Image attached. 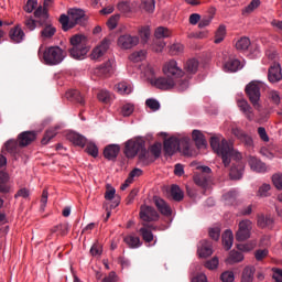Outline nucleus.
I'll use <instances>...</instances> for the list:
<instances>
[{
  "mask_svg": "<svg viewBox=\"0 0 282 282\" xmlns=\"http://www.w3.org/2000/svg\"><path fill=\"white\" fill-rule=\"evenodd\" d=\"M4 147L8 153H17V150L19 149V143L14 140H9L4 143Z\"/></svg>",
  "mask_w": 282,
  "mask_h": 282,
  "instance_id": "4d7b16f0",
  "label": "nucleus"
},
{
  "mask_svg": "<svg viewBox=\"0 0 282 282\" xmlns=\"http://www.w3.org/2000/svg\"><path fill=\"white\" fill-rule=\"evenodd\" d=\"M101 282H118V274L111 271L107 276L102 279Z\"/></svg>",
  "mask_w": 282,
  "mask_h": 282,
  "instance_id": "338daca9",
  "label": "nucleus"
},
{
  "mask_svg": "<svg viewBox=\"0 0 282 282\" xmlns=\"http://www.w3.org/2000/svg\"><path fill=\"white\" fill-rule=\"evenodd\" d=\"M118 153H120V145L118 144H109L104 149V156L106 160H116V158H118Z\"/></svg>",
  "mask_w": 282,
  "mask_h": 282,
  "instance_id": "4be33fe9",
  "label": "nucleus"
},
{
  "mask_svg": "<svg viewBox=\"0 0 282 282\" xmlns=\"http://www.w3.org/2000/svg\"><path fill=\"white\" fill-rule=\"evenodd\" d=\"M68 17H70V28L85 23V11L82 9H69Z\"/></svg>",
  "mask_w": 282,
  "mask_h": 282,
  "instance_id": "4468645a",
  "label": "nucleus"
},
{
  "mask_svg": "<svg viewBox=\"0 0 282 282\" xmlns=\"http://www.w3.org/2000/svg\"><path fill=\"white\" fill-rule=\"evenodd\" d=\"M51 232H59L61 235L65 236L69 232V225L67 224H59L51 229Z\"/></svg>",
  "mask_w": 282,
  "mask_h": 282,
  "instance_id": "603ef678",
  "label": "nucleus"
},
{
  "mask_svg": "<svg viewBox=\"0 0 282 282\" xmlns=\"http://www.w3.org/2000/svg\"><path fill=\"white\" fill-rule=\"evenodd\" d=\"M262 87L263 84H261V82L253 80L249 83L245 88V93L247 94V97L249 98L252 107L258 110L261 109V104H259V101L261 100Z\"/></svg>",
  "mask_w": 282,
  "mask_h": 282,
  "instance_id": "423d86ee",
  "label": "nucleus"
},
{
  "mask_svg": "<svg viewBox=\"0 0 282 282\" xmlns=\"http://www.w3.org/2000/svg\"><path fill=\"white\" fill-rule=\"evenodd\" d=\"M139 34L141 36V41L142 43H148L149 39L151 36V29H149V26H143L141 28V30L139 31Z\"/></svg>",
  "mask_w": 282,
  "mask_h": 282,
  "instance_id": "6e6d98bb",
  "label": "nucleus"
},
{
  "mask_svg": "<svg viewBox=\"0 0 282 282\" xmlns=\"http://www.w3.org/2000/svg\"><path fill=\"white\" fill-rule=\"evenodd\" d=\"M170 193L174 202H182L184 199V192H182V189L177 185H172Z\"/></svg>",
  "mask_w": 282,
  "mask_h": 282,
  "instance_id": "4c0bfd02",
  "label": "nucleus"
},
{
  "mask_svg": "<svg viewBox=\"0 0 282 282\" xmlns=\"http://www.w3.org/2000/svg\"><path fill=\"white\" fill-rule=\"evenodd\" d=\"M151 85L156 87V89H162L163 91H169V89H173L175 87L176 83L175 79L165 76V77H152L150 79Z\"/></svg>",
  "mask_w": 282,
  "mask_h": 282,
  "instance_id": "9d476101",
  "label": "nucleus"
},
{
  "mask_svg": "<svg viewBox=\"0 0 282 282\" xmlns=\"http://www.w3.org/2000/svg\"><path fill=\"white\" fill-rule=\"evenodd\" d=\"M248 47H250V39L248 37H240L236 42V50H238L239 52H246Z\"/></svg>",
  "mask_w": 282,
  "mask_h": 282,
  "instance_id": "ea45409f",
  "label": "nucleus"
},
{
  "mask_svg": "<svg viewBox=\"0 0 282 282\" xmlns=\"http://www.w3.org/2000/svg\"><path fill=\"white\" fill-rule=\"evenodd\" d=\"M110 42L108 39H104L97 47L93 50L91 58L94 61H98V58H101V56H105L107 54V50H109Z\"/></svg>",
  "mask_w": 282,
  "mask_h": 282,
  "instance_id": "f3484780",
  "label": "nucleus"
},
{
  "mask_svg": "<svg viewBox=\"0 0 282 282\" xmlns=\"http://www.w3.org/2000/svg\"><path fill=\"white\" fill-rule=\"evenodd\" d=\"M209 144L213 151L221 158L226 167L230 166V162L234 160L229 176L231 180H241V177H243L246 165L241 162V154L239 151L235 150L232 142L226 140L221 135H214L210 138Z\"/></svg>",
  "mask_w": 282,
  "mask_h": 282,
  "instance_id": "f257e3e1",
  "label": "nucleus"
},
{
  "mask_svg": "<svg viewBox=\"0 0 282 282\" xmlns=\"http://www.w3.org/2000/svg\"><path fill=\"white\" fill-rule=\"evenodd\" d=\"M133 109H134L133 105L126 104L121 108V115L124 116L126 118H128L129 116H131V113H133Z\"/></svg>",
  "mask_w": 282,
  "mask_h": 282,
  "instance_id": "e2e57ef3",
  "label": "nucleus"
},
{
  "mask_svg": "<svg viewBox=\"0 0 282 282\" xmlns=\"http://www.w3.org/2000/svg\"><path fill=\"white\" fill-rule=\"evenodd\" d=\"M240 261H243V253L239 251H230L227 263L232 264L239 263Z\"/></svg>",
  "mask_w": 282,
  "mask_h": 282,
  "instance_id": "58836bf2",
  "label": "nucleus"
},
{
  "mask_svg": "<svg viewBox=\"0 0 282 282\" xmlns=\"http://www.w3.org/2000/svg\"><path fill=\"white\" fill-rule=\"evenodd\" d=\"M192 138L197 147V149H204L206 147V138L199 130H194L192 132Z\"/></svg>",
  "mask_w": 282,
  "mask_h": 282,
  "instance_id": "7c9ffc66",
  "label": "nucleus"
},
{
  "mask_svg": "<svg viewBox=\"0 0 282 282\" xmlns=\"http://www.w3.org/2000/svg\"><path fill=\"white\" fill-rule=\"evenodd\" d=\"M220 281L223 282H232L235 281V273L232 271H225L220 275Z\"/></svg>",
  "mask_w": 282,
  "mask_h": 282,
  "instance_id": "680f3d73",
  "label": "nucleus"
},
{
  "mask_svg": "<svg viewBox=\"0 0 282 282\" xmlns=\"http://www.w3.org/2000/svg\"><path fill=\"white\" fill-rule=\"evenodd\" d=\"M270 184H263L258 189V197H268L270 195Z\"/></svg>",
  "mask_w": 282,
  "mask_h": 282,
  "instance_id": "052dcab7",
  "label": "nucleus"
},
{
  "mask_svg": "<svg viewBox=\"0 0 282 282\" xmlns=\"http://www.w3.org/2000/svg\"><path fill=\"white\" fill-rule=\"evenodd\" d=\"M224 69L225 72H239L241 69V62L239 59L235 58H229L225 64H224Z\"/></svg>",
  "mask_w": 282,
  "mask_h": 282,
  "instance_id": "cd10ccee",
  "label": "nucleus"
},
{
  "mask_svg": "<svg viewBox=\"0 0 282 282\" xmlns=\"http://www.w3.org/2000/svg\"><path fill=\"white\" fill-rule=\"evenodd\" d=\"M232 241H235V236L232 235V230L227 229L223 234V246L225 250H230L232 248Z\"/></svg>",
  "mask_w": 282,
  "mask_h": 282,
  "instance_id": "2f4dec72",
  "label": "nucleus"
},
{
  "mask_svg": "<svg viewBox=\"0 0 282 282\" xmlns=\"http://www.w3.org/2000/svg\"><path fill=\"white\" fill-rule=\"evenodd\" d=\"M113 63L111 59H108L105 64L98 66L94 69V75L98 78H107L109 74H111V70L113 69Z\"/></svg>",
  "mask_w": 282,
  "mask_h": 282,
  "instance_id": "dca6fc26",
  "label": "nucleus"
},
{
  "mask_svg": "<svg viewBox=\"0 0 282 282\" xmlns=\"http://www.w3.org/2000/svg\"><path fill=\"white\" fill-rule=\"evenodd\" d=\"M224 39H226V25H220L216 31L214 43L219 44Z\"/></svg>",
  "mask_w": 282,
  "mask_h": 282,
  "instance_id": "49530a36",
  "label": "nucleus"
},
{
  "mask_svg": "<svg viewBox=\"0 0 282 282\" xmlns=\"http://www.w3.org/2000/svg\"><path fill=\"white\" fill-rule=\"evenodd\" d=\"M163 74L167 76V78H173L174 82L178 78H184L186 75V73L177 66V62L173 59L164 64Z\"/></svg>",
  "mask_w": 282,
  "mask_h": 282,
  "instance_id": "6e6552de",
  "label": "nucleus"
},
{
  "mask_svg": "<svg viewBox=\"0 0 282 282\" xmlns=\"http://www.w3.org/2000/svg\"><path fill=\"white\" fill-rule=\"evenodd\" d=\"M142 228L139 229V232L143 239V241H145V243H151V241H153V232H151V230H149V228H153V226L143 223L142 224Z\"/></svg>",
  "mask_w": 282,
  "mask_h": 282,
  "instance_id": "bb28decb",
  "label": "nucleus"
},
{
  "mask_svg": "<svg viewBox=\"0 0 282 282\" xmlns=\"http://www.w3.org/2000/svg\"><path fill=\"white\" fill-rule=\"evenodd\" d=\"M150 153L154 156V160H158L162 155V143H154L150 147Z\"/></svg>",
  "mask_w": 282,
  "mask_h": 282,
  "instance_id": "5fc2aeb1",
  "label": "nucleus"
},
{
  "mask_svg": "<svg viewBox=\"0 0 282 282\" xmlns=\"http://www.w3.org/2000/svg\"><path fill=\"white\" fill-rule=\"evenodd\" d=\"M250 235H252V221L248 219L241 220L236 231V239L238 241H246L250 239Z\"/></svg>",
  "mask_w": 282,
  "mask_h": 282,
  "instance_id": "1a4fd4ad",
  "label": "nucleus"
},
{
  "mask_svg": "<svg viewBox=\"0 0 282 282\" xmlns=\"http://www.w3.org/2000/svg\"><path fill=\"white\" fill-rule=\"evenodd\" d=\"M140 219H142L143 224H151V221H158L160 219V214H158L155 208L142 205L140 208Z\"/></svg>",
  "mask_w": 282,
  "mask_h": 282,
  "instance_id": "9b49d317",
  "label": "nucleus"
},
{
  "mask_svg": "<svg viewBox=\"0 0 282 282\" xmlns=\"http://www.w3.org/2000/svg\"><path fill=\"white\" fill-rule=\"evenodd\" d=\"M180 144H183V148L185 149V151H188L191 139L186 137L182 138L181 140L175 137L165 139L163 142V151L165 155H173L174 153L180 151Z\"/></svg>",
  "mask_w": 282,
  "mask_h": 282,
  "instance_id": "20e7f679",
  "label": "nucleus"
},
{
  "mask_svg": "<svg viewBox=\"0 0 282 282\" xmlns=\"http://www.w3.org/2000/svg\"><path fill=\"white\" fill-rule=\"evenodd\" d=\"M58 128H51L48 130H46L41 143L42 144H47L50 142V140H52L53 138H56V134L58 133L56 130Z\"/></svg>",
  "mask_w": 282,
  "mask_h": 282,
  "instance_id": "a18cd8bd",
  "label": "nucleus"
},
{
  "mask_svg": "<svg viewBox=\"0 0 282 282\" xmlns=\"http://www.w3.org/2000/svg\"><path fill=\"white\" fill-rule=\"evenodd\" d=\"M270 83H279L282 79L281 64H273L268 72Z\"/></svg>",
  "mask_w": 282,
  "mask_h": 282,
  "instance_id": "412c9836",
  "label": "nucleus"
},
{
  "mask_svg": "<svg viewBox=\"0 0 282 282\" xmlns=\"http://www.w3.org/2000/svg\"><path fill=\"white\" fill-rule=\"evenodd\" d=\"M273 186L278 188V191H282V174H274L272 176Z\"/></svg>",
  "mask_w": 282,
  "mask_h": 282,
  "instance_id": "69168bd1",
  "label": "nucleus"
},
{
  "mask_svg": "<svg viewBox=\"0 0 282 282\" xmlns=\"http://www.w3.org/2000/svg\"><path fill=\"white\" fill-rule=\"evenodd\" d=\"M39 56L43 58L46 65H61L67 54L58 46H51L43 51V45L39 48Z\"/></svg>",
  "mask_w": 282,
  "mask_h": 282,
  "instance_id": "f03ea898",
  "label": "nucleus"
},
{
  "mask_svg": "<svg viewBox=\"0 0 282 282\" xmlns=\"http://www.w3.org/2000/svg\"><path fill=\"white\" fill-rule=\"evenodd\" d=\"M130 61H132V63H140V61H144V58H147V51L141 50V51H137L134 53H132L129 56Z\"/></svg>",
  "mask_w": 282,
  "mask_h": 282,
  "instance_id": "37998d69",
  "label": "nucleus"
},
{
  "mask_svg": "<svg viewBox=\"0 0 282 282\" xmlns=\"http://www.w3.org/2000/svg\"><path fill=\"white\" fill-rule=\"evenodd\" d=\"M198 67H199V62H197V59L195 58H192L185 63L184 69L187 76H191V74H197Z\"/></svg>",
  "mask_w": 282,
  "mask_h": 282,
  "instance_id": "473e14b6",
  "label": "nucleus"
},
{
  "mask_svg": "<svg viewBox=\"0 0 282 282\" xmlns=\"http://www.w3.org/2000/svg\"><path fill=\"white\" fill-rule=\"evenodd\" d=\"M97 98L100 102L109 105V102H111V93L107 90H100L97 95Z\"/></svg>",
  "mask_w": 282,
  "mask_h": 282,
  "instance_id": "de8ad7c7",
  "label": "nucleus"
},
{
  "mask_svg": "<svg viewBox=\"0 0 282 282\" xmlns=\"http://www.w3.org/2000/svg\"><path fill=\"white\" fill-rule=\"evenodd\" d=\"M140 43V37L135 35L124 34L118 39L119 47L122 50H131V47H135Z\"/></svg>",
  "mask_w": 282,
  "mask_h": 282,
  "instance_id": "ddd939ff",
  "label": "nucleus"
},
{
  "mask_svg": "<svg viewBox=\"0 0 282 282\" xmlns=\"http://www.w3.org/2000/svg\"><path fill=\"white\" fill-rule=\"evenodd\" d=\"M145 142L142 138L130 139L124 143L123 153L126 158L130 160L138 155L139 151H142V147H144Z\"/></svg>",
  "mask_w": 282,
  "mask_h": 282,
  "instance_id": "0eeeda50",
  "label": "nucleus"
},
{
  "mask_svg": "<svg viewBox=\"0 0 282 282\" xmlns=\"http://www.w3.org/2000/svg\"><path fill=\"white\" fill-rule=\"evenodd\" d=\"M59 23L62 25V29L64 32H67V30H72V19L69 15L62 14L59 17Z\"/></svg>",
  "mask_w": 282,
  "mask_h": 282,
  "instance_id": "c03bdc74",
  "label": "nucleus"
},
{
  "mask_svg": "<svg viewBox=\"0 0 282 282\" xmlns=\"http://www.w3.org/2000/svg\"><path fill=\"white\" fill-rule=\"evenodd\" d=\"M35 19H40L39 23L40 25H45L47 22V19L50 18V14H47V8L46 7H39L34 12Z\"/></svg>",
  "mask_w": 282,
  "mask_h": 282,
  "instance_id": "c85d7f7f",
  "label": "nucleus"
},
{
  "mask_svg": "<svg viewBox=\"0 0 282 282\" xmlns=\"http://www.w3.org/2000/svg\"><path fill=\"white\" fill-rule=\"evenodd\" d=\"M259 6H261V0H252L249 6L242 10V14H250V12H254Z\"/></svg>",
  "mask_w": 282,
  "mask_h": 282,
  "instance_id": "864d4df0",
  "label": "nucleus"
},
{
  "mask_svg": "<svg viewBox=\"0 0 282 282\" xmlns=\"http://www.w3.org/2000/svg\"><path fill=\"white\" fill-rule=\"evenodd\" d=\"M254 281V267H246L242 271L241 282Z\"/></svg>",
  "mask_w": 282,
  "mask_h": 282,
  "instance_id": "f704fd0d",
  "label": "nucleus"
},
{
  "mask_svg": "<svg viewBox=\"0 0 282 282\" xmlns=\"http://www.w3.org/2000/svg\"><path fill=\"white\" fill-rule=\"evenodd\" d=\"M54 34H56V28L51 24H45V26L41 31V36L42 39H44V41H47V39H52Z\"/></svg>",
  "mask_w": 282,
  "mask_h": 282,
  "instance_id": "c9c22d12",
  "label": "nucleus"
},
{
  "mask_svg": "<svg viewBox=\"0 0 282 282\" xmlns=\"http://www.w3.org/2000/svg\"><path fill=\"white\" fill-rule=\"evenodd\" d=\"M237 106L248 120H254V111L252 110V106L248 104V100L239 99Z\"/></svg>",
  "mask_w": 282,
  "mask_h": 282,
  "instance_id": "aec40b11",
  "label": "nucleus"
},
{
  "mask_svg": "<svg viewBox=\"0 0 282 282\" xmlns=\"http://www.w3.org/2000/svg\"><path fill=\"white\" fill-rule=\"evenodd\" d=\"M139 160L140 162H153L154 160L151 159V154L147 150V148L143 145L142 149L139 151Z\"/></svg>",
  "mask_w": 282,
  "mask_h": 282,
  "instance_id": "3c124183",
  "label": "nucleus"
},
{
  "mask_svg": "<svg viewBox=\"0 0 282 282\" xmlns=\"http://www.w3.org/2000/svg\"><path fill=\"white\" fill-rule=\"evenodd\" d=\"M119 20H120V14L111 15L107 21V26L109 28V30H116V28H118Z\"/></svg>",
  "mask_w": 282,
  "mask_h": 282,
  "instance_id": "bf43d9fd",
  "label": "nucleus"
},
{
  "mask_svg": "<svg viewBox=\"0 0 282 282\" xmlns=\"http://www.w3.org/2000/svg\"><path fill=\"white\" fill-rule=\"evenodd\" d=\"M9 36L12 43H22L23 39H25V32L21 26L17 25L10 30Z\"/></svg>",
  "mask_w": 282,
  "mask_h": 282,
  "instance_id": "5701e85b",
  "label": "nucleus"
},
{
  "mask_svg": "<svg viewBox=\"0 0 282 282\" xmlns=\"http://www.w3.org/2000/svg\"><path fill=\"white\" fill-rule=\"evenodd\" d=\"M141 8L145 12L153 13L155 10V0H142Z\"/></svg>",
  "mask_w": 282,
  "mask_h": 282,
  "instance_id": "8fccbe9b",
  "label": "nucleus"
},
{
  "mask_svg": "<svg viewBox=\"0 0 282 282\" xmlns=\"http://www.w3.org/2000/svg\"><path fill=\"white\" fill-rule=\"evenodd\" d=\"M67 100H70V102H77L78 105H82L84 107L85 105V97L80 95V91L77 89L68 90L66 93Z\"/></svg>",
  "mask_w": 282,
  "mask_h": 282,
  "instance_id": "a878e982",
  "label": "nucleus"
},
{
  "mask_svg": "<svg viewBox=\"0 0 282 282\" xmlns=\"http://www.w3.org/2000/svg\"><path fill=\"white\" fill-rule=\"evenodd\" d=\"M36 140V132L34 131H24L19 134L18 142L19 147H28Z\"/></svg>",
  "mask_w": 282,
  "mask_h": 282,
  "instance_id": "6ab92c4d",
  "label": "nucleus"
},
{
  "mask_svg": "<svg viewBox=\"0 0 282 282\" xmlns=\"http://www.w3.org/2000/svg\"><path fill=\"white\" fill-rule=\"evenodd\" d=\"M198 254L206 259V257H210L213 254V243L208 240L200 241V246L198 247Z\"/></svg>",
  "mask_w": 282,
  "mask_h": 282,
  "instance_id": "393cba45",
  "label": "nucleus"
},
{
  "mask_svg": "<svg viewBox=\"0 0 282 282\" xmlns=\"http://www.w3.org/2000/svg\"><path fill=\"white\" fill-rule=\"evenodd\" d=\"M70 45L72 47L68 50V52L72 58L83 61V58L87 56V52H89V48L87 47V37L76 34L70 37Z\"/></svg>",
  "mask_w": 282,
  "mask_h": 282,
  "instance_id": "7ed1b4c3",
  "label": "nucleus"
},
{
  "mask_svg": "<svg viewBox=\"0 0 282 282\" xmlns=\"http://www.w3.org/2000/svg\"><path fill=\"white\" fill-rule=\"evenodd\" d=\"M232 135L241 142L246 149H252L254 147V141L252 140V137H250L248 133H246L243 130L240 128H232L231 130Z\"/></svg>",
  "mask_w": 282,
  "mask_h": 282,
  "instance_id": "f8f14e48",
  "label": "nucleus"
},
{
  "mask_svg": "<svg viewBox=\"0 0 282 282\" xmlns=\"http://www.w3.org/2000/svg\"><path fill=\"white\" fill-rule=\"evenodd\" d=\"M208 180H209V176L206 174H195L194 175V182L200 188H205V189L208 188Z\"/></svg>",
  "mask_w": 282,
  "mask_h": 282,
  "instance_id": "72a5a7b5",
  "label": "nucleus"
},
{
  "mask_svg": "<svg viewBox=\"0 0 282 282\" xmlns=\"http://www.w3.org/2000/svg\"><path fill=\"white\" fill-rule=\"evenodd\" d=\"M69 142H73L76 147H82L84 148L86 144V153L88 155H91V158H96L98 155V145L94 142H88L87 143V138H85L82 134H78L76 132H70L67 135Z\"/></svg>",
  "mask_w": 282,
  "mask_h": 282,
  "instance_id": "39448f33",
  "label": "nucleus"
},
{
  "mask_svg": "<svg viewBox=\"0 0 282 282\" xmlns=\"http://www.w3.org/2000/svg\"><path fill=\"white\" fill-rule=\"evenodd\" d=\"M154 204L161 215H164L165 217H170V215H172L171 206H169L164 199L154 197Z\"/></svg>",
  "mask_w": 282,
  "mask_h": 282,
  "instance_id": "b1692460",
  "label": "nucleus"
},
{
  "mask_svg": "<svg viewBox=\"0 0 282 282\" xmlns=\"http://www.w3.org/2000/svg\"><path fill=\"white\" fill-rule=\"evenodd\" d=\"M272 224H274V219L271 216L262 215L258 217L259 228H271Z\"/></svg>",
  "mask_w": 282,
  "mask_h": 282,
  "instance_id": "e433bc0d",
  "label": "nucleus"
},
{
  "mask_svg": "<svg viewBox=\"0 0 282 282\" xmlns=\"http://www.w3.org/2000/svg\"><path fill=\"white\" fill-rule=\"evenodd\" d=\"M188 80H191V76L186 75L185 78H181V79H175V86L177 87L178 91H186V89L189 87V83Z\"/></svg>",
  "mask_w": 282,
  "mask_h": 282,
  "instance_id": "a19ab883",
  "label": "nucleus"
},
{
  "mask_svg": "<svg viewBox=\"0 0 282 282\" xmlns=\"http://www.w3.org/2000/svg\"><path fill=\"white\" fill-rule=\"evenodd\" d=\"M145 105L152 111H158L160 109V101H158L155 99H147Z\"/></svg>",
  "mask_w": 282,
  "mask_h": 282,
  "instance_id": "0e129e2a",
  "label": "nucleus"
},
{
  "mask_svg": "<svg viewBox=\"0 0 282 282\" xmlns=\"http://www.w3.org/2000/svg\"><path fill=\"white\" fill-rule=\"evenodd\" d=\"M247 162L254 173H265L268 171V166H265V163H263L260 159H257V156L249 155L247 158Z\"/></svg>",
  "mask_w": 282,
  "mask_h": 282,
  "instance_id": "2eb2a0df",
  "label": "nucleus"
},
{
  "mask_svg": "<svg viewBox=\"0 0 282 282\" xmlns=\"http://www.w3.org/2000/svg\"><path fill=\"white\" fill-rule=\"evenodd\" d=\"M11 191L12 186L10 185V175L4 171H0V194L8 195Z\"/></svg>",
  "mask_w": 282,
  "mask_h": 282,
  "instance_id": "a211bd4d",
  "label": "nucleus"
},
{
  "mask_svg": "<svg viewBox=\"0 0 282 282\" xmlns=\"http://www.w3.org/2000/svg\"><path fill=\"white\" fill-rule=\"evenodd\" d=\"M117 91L119 94H126L129 95L131 91H133V88L131 87V84L127 82H121L117 85Z\"/></svg>",
  "mask_w": 282,
  "mask_h": 282,
  "instance_id": "79ce46f5",
  "label": "nucleus"
},
{
  "mask_svg": "<svg viewBox=\"0 0 282 282\" xmlns=\"http://www.w3.org/2000/svg\"><path fill=\"white\" fill-rule=\"evenodd\" d=\"M272 279L274 280V282H282V269L273 270Z\"/></svg>",
  "mask_w": 282,
  "mask_h": 282,
  "instance_id": "774afa93",
  "label": "nucleus"
},
{
  "mask_svg": "<svg viewBox=\"0 0 282 282\" xmlns=\"http://www.w3.org/2000/svg\"><path fill=\"white\" fill-rule=\"evenodd\" d=\"M124 243L128 245V247L132 249H138L142 246V241L140 240V237L135 235H128L123 238Z\"/></svg>",
  "mask_w": 282,
  "mask_h": 282,
  "instance_id": "c756f323",
  "label": "nucleus"
},
{
  "mask_svg": "<svg viewBox=\"0 0 282 282\" xmlns=\"http://www.w3.org/2000/svg\"><path fill=\"white\" fill-rule=\"evenodd\" d=\"M256 247V241H251L249 243H240L237 246L238 250H241L242 252H250V250H254Z\"/></svg>",
  "mask_w": 282,
  "mask_h": 282,
  "instance_id": "13d9d810",
  "label": "nucleus"
},
{
  "mask_svg": "<svg viewBox=\"0 0 282 282\" xmlns=\"http://www.w3.org/2000/svg\"><path fill=\"white\" fill-rule=\"evenodd\" d=\"M154 35H155V39H169V36H171V31L166 28L159 26L155 30Z\"/></svg>",
  "mask_w": 282,
  "mask_h": 282,
  "instance_id": "09e8293b",
  "label": "nucleus"
}]
</instances>
